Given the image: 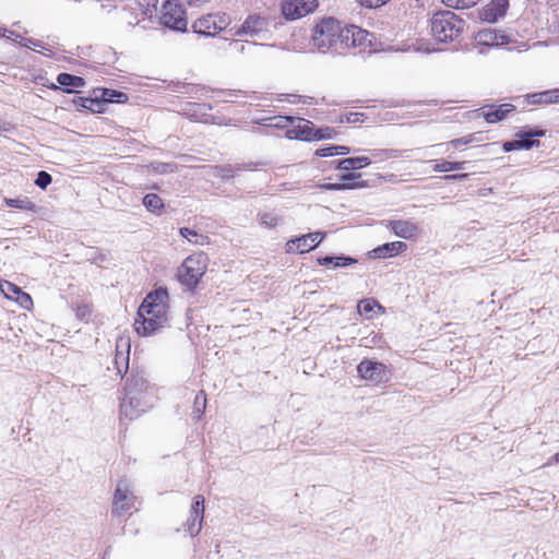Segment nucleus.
Here are the masks:
<instances>
[{"label":"nucleus","mask_w":559,"mask_h":559,"mask_svg":"<svg viewBox=\"0 0 559 559\" xmlns=\"http://www.w3.org/2000/svg\"><path fill=\"white\" fill-rule=\"evenodd\" d=\"M336 155H347L350 153V148L345 145H335L333 148Z\"/></svg>","instance_id":"nucleus-56"},{"label":"nucleus","mask_w":559,"mask_h":559,"mask_svg":"<svg viewBox=\"0 0 559 559\" xmlns=\"http://www.w3.org/2000/svg\"><path fill=\"white\" fill-rule=\"evenodd\" d=\"M559 92L557 88L546 90L537 93L525 95V103L527 105H551L559 104Z\"/></svg>","instance_id":"nucleus-23"},{"label":"nucleus","mask_w":559,"mask_h":559,"mask_svg":"<svg viewBox=\"0 0 559 559\" xmlns=\"http://www.w3.org/2000/svg\"><path fill=\"white\" fill-rule=\"evenodd\" d=\"M230 47H233L237 52H243L246 46L240 40H234L230 43Z\"/></svg>","instance_id":"nucleus-58"},{"label":"nucleus","mask_w":559,"mask_h":559,"mask_svg":"<svg viewBox=\"0 0 559 559\" xmlns=\"http://www.w3.org/2000/svg\"><path fill=\"white\" fill-rule=\"evenodd\" d=\"M515 107L511 104H503L498 107L491 105L488 107V110L483 111V117L488 123H496L498 121L503 120L507 115L513 111Z\"/></svg>","instance_id":"nucleus-25"},{"label":"nucleus","mask_w":559,"mask_h":559,"mask_svg":"<svg viewBox=\"0 0 559 559\" xmlns=\"http://www.w3.org/2000/svg\"><path fill=\"white\" fill-rule=\"evenodd\" d=\"M159 23L171 31L183 33L188 27L186 11L181 4L166 1L162 7Z\"/></svg>","instance_id":"nucleus-10"},{"label":"nucleus","mask_w":559,"mask_h":559,"mask_svg":"<svg viewBox=\"0 0 559 559\" xmlns=\"http://www.w3.org/2000/svg\"><path fill=\"white\" fill-rule=\"evenodd\" d=\"M179 234L193 245L206 246L210 243V238L206 235L199 234L198 231L190 229L188 227H181L179 229Z\"/></svg>","instance_id":"nucleus-30"},{"label":"nucleus","mask_w":559,"mask_h":559,"mask_svg":"<svg viewBox=\"0 0 559 559\" xmlns=\"http://www.w3.org/2000/svg\"><path fill=\"white\" fill-rule=\"evenodd\" d=\"M4 37L8 39H12L16 43H19L21 40V38H23L20 34L15 33L13 31H9V29H8L7 36H4Z\"/></svg>","instance_id":"nucleus-59"},{"label":"nucleus","mask_w":559,"mask_h":559,"mask_svg":"<svg viewBox=\"0 0 559 559\" xmlns=\"http://www.w3.org/2000/svg\"><path fill=\"white\" fill-rule=\"evenodd\" d=\"M389 0H358V2L365 8H379L385 4Z\"/></svg>","instance_id":"nucleus-51"},{"label":"nucleus","mask_w":559,"mask_h":559,"mask_svg":"<svg viewBox=\"0 0 559 559\" xmlns=\"http://www.w3.org/2000/svg\"><path fill=\"white\" fill-rule=\"evenodd\" d=\"M317 8V0H285L282 4V13L287 20H297Z\"/></svg>","instance_id":"nucleus-16"},{"label":"nucleus","mask_w":559,"mask_h":559,"mask_svg":"<svg viewBox=\"0 0 559 559\" xmlns=\"http://www.w3.org/2000/svg\"><path fill=\"white\" fill-rule=\"evenodd\" d=\"M224 96V102L235 103L239 96L245 98H249L252 100H259L260 96L257 92H247L240 90H229V91H221Z\"/></svg>","instance_id":"nucleus-31"},{"label":"nucleus","mask_w":559,"mask_h":559,"mask_svg":"<svg viewBox=\"0 0 559 559\" xmlns=\"http://www.w3.org/2000/svg\"><path fill=\"white\" fill-rule=\"evenodd\" d=\"M260 224L266 228H274L282 223V217L275 212H263L259 214Z\"/></svg>","instance_id":"nucleus-38"},{"label":"nucleus","mask_w":559,"mask_h":559,"mask_svg":"<svg viewBox=\"0 0 559 559\" xmlns=\"http://www.w3.org/2000/svg\"><path fill=\"white\" fill-rule=\"evenodd\" d=\"M295 122L297 123H293L292 127L286 130V136L290 140L313 141V122L304 118H295Z\"/></svg>","instance_id":"nucleus-19"},{"label":"nucleus","mask_w":559,"mask_h":559,"mask_svg":"<svg viewBox=\"0 0 559 559\" xmlns=\"http://www.w3.org/2000/svg\"><path fill=\"white\" fill-rule=\"evenodd\" d=\"M266 163L264 162H249V163H241V164H225V165H217L214 167V176L216 178H219L222 180H229L234 178L236 175L240 174L245 170H253L255 167L264 166Z\"/></svg>","instance_id":"nucleus-18"},{"label":"nucleus","mask_w":559,"mask_h":559,"mask_svg":"<svg viewBox=\"0 0 559 559\" xmlns=\"http://www.w3.org/2000/svg\"><path fill=\"white\" fill-rule=\"evenodd\" d=\"M158 0H133L123 8L124 21L130 26L151 21L157 13Z\"/></svg>","instance_id":"nucleus-9"},{"label":"nucleus","mask_w":559,"mask_h":559,"mask_svg":"<svg viewBox=\"0 0 559 559\" xmlns=\"http://www.w3.org/2000/svg\"><path fill=\"white\" fill-rule=\"evenodd\" d=\"M474 141V135L473 134H468L466 136H463V138H459V139H454L445 144H438L436 145L437 147H441V146H445L447 150L449 148V146H452V147H459L461 145H467L469 143H472Z\"/></svg>","instance_id":"nucleus-45"},{"label":"nucleus","mask_w":559,"mask_h":559,"mask_svg":"<svg viewBox=\"0 0 559 559\" xmlns=\"http://www.w3.org/2000/svg\"><path fill=\"white\" fill-rule=\"evenodd\" d=\"M206 403L207 399L205 392L203 390L199 391L193 401L192 414L195 419H200L203 416L206 408Z\"/></svg>","instance_id":"nucleus-34"},{"label":"nucleus","mask_w":559,"mask_h":559,"mask_svg":"<svg viewBox=\"0 0 559 559\" xmlns=\"http://www.w3.org/2000/svg\"><path fill=\"white\" fill-rule=\"evenodd\" d=\"M168 293L159 288L150 293L139 307L134 329L141 336H151L167 325Z\"/></svg>","instance_id":"nucleus-1"},{"label":"nucleus","mask_w":559,"mask_h":559,"mask_svg":"<svg viewBox=\"0 0 559 559\" xmlns=\"http://www.w3.org/2000/svg\"><path fill=\"white\" fill-rule=\"evenodd\" d=\"M336 134H337V132L335 131V129H333L331 127H324V128H319V129L314 128L313 141L334 139L336 136Z\"/></svg>","instance_id":"nucleus-44"},{"label":"nucleus","mask_w":559,"mask_h":559,"mask_svg":"<svg viewBox=\"0 0 559 559\" xmlns=\"http://www.w3.org/2000/svg\"><path fill=\"white\" fill-rule=\"evenodd\" d=\"M254 123L271 127L275 129H289L288 127H292L293 123H295V117L289 116H273V117H265L260 119H254Z\"/></svg>","instance_id":"nucleus-27"},{"label":"nucleus","mask_w":559,"mask_h":559,"mask_svg":"<svg viewBox=\"0 0 559 559\" xmlns=\"http://www.w3.org/2000/svg\"><path fill=\"white\" fill-rule=\"evenodd\" d=\"M93 104L92 97H83L81 98V106L87 110H90L91 106Z\"/></svg>","instance_id":"nucleus-60"},{"label":"nucleus","mask_w":559,"mask_h":559,"mask_svg":"<svg viewBox=\"0 0 559 559\" xmlns=\"http://www.w3.org/2000/svg\"><path fill=\"white\" fill-rule=\"evenodd\" d=\"M204 501V497L201 495H197L193 498L189 516L183 524V531L188 533L191 537H195L202 528L205 511Z\"/></svg>","instance_id":"nucleus-14"},{"label":"nucleus","mask_w":559,"mask_h":559,"mask_svg":"<svg viewBox=\"0 0 559 559\" xmlns=\"http://www.w3.org/2000/svg\"><path fill=\"white\" fill-rule=\"evenodd\" d=\"M374 308H378L379 310L384 312L383 307L372 298L362 299L357 305V309L360 314H369L374 310Z\"/></svg>","instance_id":"nucleus-39"},{"label":"nucleus","mask_w":559,"mask_h":559,"mask_svg":"<svg viewBox=\"0 0 559 559\" xmlns=\"http://www.w3.org/2000/svg\"><path fill=\"white\" fill-rule=\"evenodd\" d=\"M57 82L68 93H72L75 88H81L85 85V81L83 78L66 72L58 74Z\"/></svg>","instance_id":"nucleus-28"},{"label":"nucleus","mask_w":559,"mask_h":559,"mask_svg":"<svg viewBox=\"0 0 559 559\" xmlns=\"http://www.w3.org/2000/svg\"><path fill=\"white\" fill-rule=\"evenodd\" d=\"M371 164V157L368 156H358V157H348L341 160L335 162L334 168L341 170H355L367 167Z\"/></svg>","instance_id":"nucleus-26"},{"label":"nucleus","mask_w":559,"mask_h":559,"mask_svg":"<svg viewBox=\"0 0 559 559\" xmlns=\"http://www.w3.org/2000/svg\"><path fill=\"white\" fill-rule=\"evenodd\" d=\"M0 290L5 298L11 300H14L15 296H17L22 292V289L17 285L4 280L0 282Z\"/></svg>","instance_id":"nucleus-41"},{"label":"nucleus","mask_w":559,"mask_h":559,"mask_svg":"<svg viewBox=\"0 0 559 559\" xmlns=\"http://www.w3.org/2000/svg\"><path fill=\"white\" fill-rule=\"evenodd\" d=\"M370 155H371V157L378 158V159H388V158L397 157L396 151H389V150H372V151H370Z\"/></svg>","instance_id":"nucleus-50"},{"label":"nucleus","mask_w":559,"mask_h":559,"mask_svg":"<svg viewBox=\"0 0 559 559\" xmlns=\"http://www.w3.org/2000/svg\"><path fill=\"white\" fill-rule=\"evenodd\" d=\"M7 33H8L7 28L0 27V37L1 36H7Z\"/></svg>","instance_id":"nucleus-63"},{"label":"nucleus","mask_w":559,"mask_h":559,"mask_svg":"<svg viewBox=\"0 0 559 559\" xmlns=\"http://www.w3.org/2000/svg\"><path fill=\"white\" fill-rule=\"evenodd\" d=\"M4 203L9 207L19 209L23 211H35L36 209V205L27 197L15 199L5 198Z\"/></svg>","instance_id":"nucleus-32"},{"label":"nucleus","mask_w":559,"mask_h":559,"mask_svg":"<svg viewBox=\"0 0 559 559\" xmlns=\"http://www.w3.org/2000/svg\"><path fill=\"white\" fill-rule=\"evenodd\" d=\"M407 245L404 241H392L383 243L369 252L371 258L386 259L393 258L406 251Z\"/></svg>","instance_id":"nucleus-21"},{"label":"nucleus","mask_w":559,"mask_h":559,"mask_svg":"<svg viewBox=\"0 0 559 559\" xmlns=\"http://www.w3.org/2000/svg\"><path fill=\"white\" fill-rule=\"evenodd\" d=\"M360 178V174H356V173H347V174H344L341 176V180L343 182H348V183H355V182H359L357 179ZM360 182H364V180H361ZM365 183L367 185V182L365 181Z\"/></svg>","instance_id":"nucleus-53"},{"label":"nucleus","mask_w":559,"mask_h":559,"mask_svg":"<svg viewBox=\"0 0 559 559\" xmlns=\"http://www.w3.org/2000/svg\"><path fill=\"white\" fill-rule=\"evenodd\" d=\"M468 178V174H455V175H445L443 179L445 181H462Z\"/></svg>","instance_id":"nucleus-55"},{"label":"nucleus","mask_w":559,"mask_h":559,"mask_svg":"<svg viewBox=\"0 0 559 559\" xmlns=\"http://www.w3.org/2000/svg\"><path fill=\"white\" fill-rule=\"evenodd\" d=\"M187 3L190 5V7H201L205 3H207L210 0H186Z\"/></svg>","instance_id":"nucleus-61"},{"label":"nucleus","mask_w":559,"mask_h":559,"mask_svg":"<svg viewBox=\"0 0 559 559\" xmlns=\"http://www.w3.org/2000/svg\"><path fill=\"white\" fill-rule=\"evenodd\" d=\"M212 105L205 103H188L183 114L190 119L203 123H214L215 117L211 115Z\"/></svg>","instance_id":"nucleus-20"},{"label":"nucleus","mask_w":559,"mask_h":559,"mask_svg":"<svg viewBox=\"0 0 559 559\" xmlns=\"http://www.w3.org/2000/svg\"><path fill=\"white\" fill-rule=\"evenodd\" d=\"M52 181V177L45 170H41L37 174V178L35 180V185L40 189H46Z\"/></svg>","instance_id":"nucleus-49"},{"label":"nucleus","mask_w":559,"mask_h":559,"mask_svg":"<svg viewBox=\"0 0 559 559\" xmlns=\"http://www.w3.org/2000/svg\"><path fill=\"white\" fill-rule=\"evenodd\" d=\"M358 376L373 384H380L389 380V371L384 364L369 359L361 360L357 366Z\"/></svg>","instance_id":"nucleus-11"},{"label":"nucleus","mask_w":559,"mask_h":559,"mask_svg":"<svg viewBox=\"0 0 559 559\" xmlns=\"http://www.w3.org/2000/svg\"><path fill=\"white\" fill-rule=\"evenodd\" d=\"M545 135V130L542 129H532L528 127L523 128L516 133V136L520 141L523 142H539V140L535 138H542Z\"/></svg>","instance_id":"nucleus-33"},{"label":"nucleus","mask_w":559,"mask_h":559,"mask_svg":"<svg viewBox=\"0 0 559 559\" xmlns=\"http://www.w3.org/2000/svg\"><path fill=\"white\" fill-rule=\"evenodd\" d=\"M386 228L403 239L416 238L421 231L418 223L413 219H392L386 223Z\"/></svg>","instance_id":"nucleus-17"},{"label":"nucleus","mask_w":559,"mask_h":559,"mask_svg":"<svg viewBox=\"0 0 559 559\" xmlns=\"http://www.w3.org/2000/svg\"><path fill=\"white\" fill-rule=\"evenodd\" d=\"M365 182H355V183H348V182H337V183H324L321 186L324 190L330 191H342V190H350V189H358V188H365Z\"/></svg>","instance_id":"nucleus-40"},{"label":"nucleus","mask_w":559,"mask_h":559,"mask_svg":"<svg viewBox=\"0 0 559 559\" xmlns=\"http://www.w3.org/2000/svg\"><path fill=\"white\" fill-rule=\"evenodd\" d=\"M466 164H467V162L442 160L440 163L435 164L433 171L449 173V171H453V170H463V169H465Z\"/></svg>","instance_id":"nucleus-36"},{"label":"nucleus","mask_w":559,"mask_h":559,"mask_svg":"<svg viewBox=\"0 0 559 559\" xmlns=\"http://www.w3.org/2000/svg\"><path fill=\"white\" fill-rule=\"evenodd\" d=\"M317 263H318L319 265H322V266H324V265H329V264H332V265H333V257H329V255H326V257L318 258V259H317Z\"/></svg>","instance_id":"nucleus-57"},{"label":"nucleus","mask_w":559,"mask_h":559,"mask_svg":"<svg viewBox=\"0 0 559 559\" xmlns=\"http://www.w3.org/2000/svg\"><path fill=\"white\" fill-rule=\"evenodd\" d=\"M508 7L509 0H492L483 9L481 17L484 21L495 23L506 15Z\"/></svg>","instance_id":"nucleus-22"},{"label":"nucleus","mask_w":559,"mask_h":559,"mask_svg":"<svg viewBox=\"0 0 559 559\" xmlns=\"http://www.w3.org/2000/svg\"><path fill=\"white\" fill-rule=\"evenodd\" d=\"M207 269V258L203 253L188 257L178 270L179 282L188 288H194Z\"/></svg>","instance_id":"nucleus-5"},{"label":"nucleus","mask_w":559,"mask_h":559,"mask_svg":"<svg viewBox=\"0 0 559 559\" xmlns=\"http://www.w3.org/2000/svg\"><path fill=\"white\" fill-rule=\"evenodd\" d=\"M143 205L148 212L155 215H160L165 207L163 199L156 193H147L144 195Z\"/></svg>","instance_id":"nucleus-29"},{"label":"nucleus","mask_w":559,"mask_h":559,"mask_svg":"<svg viewBox=\"0 0 559 559\" xmlns=\"http://www.w3.org/2000/svg\"><path fill=\"white\" fill-rule=\"evenodd\" d=\"M465 22L451 11L433 14L430 28L433 38L440 43L455 40L464 31Z\"/></svg>","instance_id":"nucleus-4"},{"label":"nucleus","mask_w":559,"mask_h":559,"mask_svg":"<svg viewBox=\"0 0 559 559\" xmlns=\"http://www.w3.org/2000/svg\"><path fill=\"white\" fill-rule=\"evenodd\" d=\"M373 35L361 27L349 25L344 27V55L350 48H365L371 44Z\"/></svg>","instance_id":"nucleus-15"},{"label":"nucleus","mask_w":559,"mask_h":559,"mask_svg":"<svg viewBox=\"0 0 559 559\" xmlns=\"http://www.w3.org/2000/svg\"><path fill=\"white\" fill-rule=\"evenodd\" d=\"M539 144L540 142H523L516 139L504 142L502 148L504 152H511L518 150H530L534 146H539Z\"/></svg>","instance_id":"nucleus-37"},{"label":"nucleus","mask_w":559,"mask_h":559,"mask_svg":"<svg viewBox=\"0 0 559 559\" xmlns=\"http://www.w3.org/2000/svg\"><path fill=\"white\" fill-rule=\"evenodd\" d=\"M14 301L17 302L23 309H31L33 307V299L29 294L25 292H21L17 296H15Z\"/></svg>","instance_id":"nucleus-48"},{"label":"nucleus","mask_w":559,"mask_h":559,"mask_svg":"<svg viewBox=\"0 0 559 559\" xmlns=\"http://www.w3.org/2000/svg\"><path fill=\"white\" fill-rule=\"evenodd\" d=\"M136 497L127 479L118 481L112 497L111 516H126L132 513L135 508Z\"/></svg>","instance_id":"nucleus-7"},{"label":"nucleus","mask_w":559,"mask_h":559,"mask_svg":"<svg viewBox=\"0 0 559 559\" xmlns=\"http://www.w3.org/2000/svg\"><path fill=\"white\" fill-rule=\"evenodd\" d=\"M312 45L321 53L344 55V27L333 17L323 19L313 28Z\"/></svg>","instance_id":"nucleus-3"},{"label":"nucleus","mask_w":559,"mask_h":559,"mask_svg":"<svg viewBox=\"0 0 559 559\" xmlns=\"http://www.w3.org/2000/svg\"><path fill=\"white\" fill-rule=\"evenodd\" d=\"M366 118L367 117L364 112H348V114L340 115L338 122L355 124V123L364 122Z\"/></svg>","instance_id":"nucleus-42"},{"label":"nucleus","mask_w":559,"mask_h":559,"mask_svg":"<svg viewBox=\"0 0 559 559\" xmlns=\"http://www.w3.org/2000/svg\"><path fill=\"white\" fill-rule=\"evenodd\" d=\"M154 390L141 373L131 374L126 380L124 396L120 404V415L130 420L139 417L153 406Z\"/></svg>","instance_id":"nucleus-2"},{"label":"nucleus","mask_w":559,"mask_h":559,"mask_svg":"<svg viewBox=\"0 0 559 559\" xmlns=\"http://www.w3.org/2000/svg\"><path fill=\"white\" fill-rule=\"evenodd\" d=\"M513 41L512 36L504 31L484 28L475 36L474 49L478 55H485L490 48H504Z\"/></svg>","instance_id":"nucleus-6"},{"label":"nucleus","mask_w":559,"mask_h":559,"mask_svg":"<svg viewBox=\"0 0 559 559\" xmlns=\"http://www.w3.org/2000/svg\"><path fill=\"white\" fill-rule=\"evenodd\" d=\"M552 464H557L559 465V452H557L556 454H554L549 460L548 462L545 464V466H550Z\"/></svg>","instance_id":"nucleus-62"},{"label":"nucleus","mask_w":559,"mask_h":559,"mask_svg":"<svg viewBox=\"0 0 559 559\" xmlns=\"http://www.w3.org/2000/svg\"><path fill=\"white\" fill-rule=\"evenodd\" d=\"M19 45H21L23 47L31 48V49L40 48V49L48 50L45 43H43L41 40H38V39H34V38H25V37L21 38V40L19 41Z\"/></svg>","instance_id":"nucleus-47"},{"label":"nucleus","mask_w":559,"mask_h":559,"mask_svg":"<svg viewBox=\"0 0 559 559\" xmlns=\"http://www.w3.org/2000/svg\"><path fill=\"white\" fill-rule=\"evenodd\" d=\"M311 97H305V99L302 100L304 104H312L311 102Z\"/></svg>","instance_id":"nucleus-64"},{"label":"nucleus","mask_w":559,"mask_h":559,"mask_svg":"<svg viewBox=\"0 0 559 559\" xmlns=\"http://www.w3.org/2000/svg\"><path fill=\"white\" fill-rule=\"evenodd\" d=\"M102 99L106 105L107 103H123L128 99V96L116 90L104 88L102 90Z\"/></svg>","instance_id":"nucleus-35"},{"label":"nucleus","mask_w":559,"mask_h":559,"mask_svg":"<svg viewBox=\"0 0 559 559\" xmlns=\"http://www.w3.org/2000/svg\"><path fill=\"white\" fill-rule=\"evenodd\" d=\"M357 260L347 255H337L333 257V266L334 267H346L353 264H356Z\"/></svg>","instance_id":"nucleus-46"},{"label":"nucleus","mask_w":559,"mask_h":559,"mask_svg":"<svg viewBox=\"0 0 559 559\" xmlns=\"http://www.w3.org/2000/svg\"><path fill=\"white\" fill-rule=\"evenodd\" d=\"M129 349L130 344L128 340L120 338L117 342V353L115 356L114 365L118 374L127 372L129 368Z\"/></svg>","instance_id":"nucleus-24"},{"label":"nucleus","mask_w":559,"mask_h":559,"mask_svg":"<svg viewBox=\"0 0 559 559\" xmlns=\"http://www.w3.org/2000/svg\"><path fill=\"white\" fill-rule=\"evenodd\" d=\"M480 0H442V2L454 9H468L477 4Z\"/></svg>","instance_id":"nucleus-43"},{"label":"nucleus","mask_w":559,"mask_h":559,"mask_svg":"<svg viewBox=\"0 0 559 559\" xmlns=\"http://www.w3.org/2000/svg\"><path fill=\"white\" fill-rule=\"evenodd\" d=\"M105 110V104L102 100H99L97 97L93 98V104L90 108V111L92 112H103Z\"/></svg>","instance_id":"nucleus-54"},{"label":"nucleus","mask_w":559,"mask_h":559,"mask_svg":"<svg viewBox=\"0 0 559 559\" xmlns=\"http://www.w3.org/2000/svg\"><path fill=\"white\" fill-rule=\"evenodd\" d=\"M334 147H335V145H329V146L319 148V150L316 151V155L320 156V157L334 156V155H336V153L333 150Z\"/></svg>","instance_id":"nucleus-52"},{"label":"nucleus","mask_w":559,"mask_h":559,"mask_svg":"<svg viewBox=\"0 0 559 559\" xmlns=\"http://www.w3.org/2000/svg\"><path fill=\"white\" fill-rule=\"evenodd\" d=\"M269 20L260 14H250L243 23L234 31L238 37H261L269 32Z\"/></svg>","instance_id":"nucleus-13"},{"label":"nucleus","mask_w":559,"mask_h":559,"mask_svg":"<svg viewBox=\"0 0 559 559\" xmlns=\"http://www.w3.org/2000/svg\"><path fill=\"white\" fill-rule=\"evenodd\" d=\"M325 238V233L314 231L289 239L285 245L287 253H306L317 248Z\"/></svg>","instance_id":"nucleus-12"},{"label":"nucleus","mask_w":559,"mask_h":559,"mask_svg":"<svg viewBox=\"0 0 559 559\" xmlns=\"http://www.w3.org/2000/svg\"><path fill=\"white\" fill-rule=\"evenodd\" d=\"M230 23L231 19L227 13H209L197 19L192 24V29L199 35L214 37L226 29Z\"/></svg>","instance_id":"nucleus-8"}]
</instances>
